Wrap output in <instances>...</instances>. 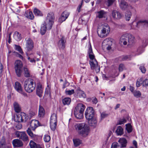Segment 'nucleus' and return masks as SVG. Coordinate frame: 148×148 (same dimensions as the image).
I'll return each mask as SVG.
<instances>
[{"label": "nucleus", "mask_w": 148, "mask_h": 148, "mask_svg": "<svg viewBox=\"0 0 148 148\" xmlns=\"http://www.w3.org/2000/svg\"><path fill=\"white\" fill-rule=\"evenodd\" d=\"M75 130L81 136L85 137L88 134L89 127L85 123H77L74 125Z\"/></svg>", "instance_id": "f257e3e1"}, {"label": "nucleus", "mask_w": 148, "mask_h": 148, "mask_svg": "<svg viewBox=\"0 0 148 148\" xmlns=\"http://www.w3.org/2000/svg\"><path fill=\"white\" fill-rule=\"evenodd\" d=\"M110 31V27L107 23H101L98 26L97 33L99 36L101 38L106 37L109 34Z\"/></svg>", "instance_id": "f03ea898"}, {"label": "nucleus", "mask_w": 148, "mask_h": 148, "mask_svg": "<svg viewBox=\"0 0 148 148\" xmlns=\"http://www.w3.org/2000/svg\"><path fill=\"white\" fill-rule=\"evenodd\" d=\"M134 37L132 35L125 33L121 36L120 39V42L121 44L130 45L134 42Z\"/></svg>", "instance_id": "7ed1b4c3"}, {"label": "nucleus", "mask_w": 148, "mask_h": 148, "mask_svg": "<svg viewBox=\"0 0 148 148\" xmlns=\"http://www.w3.org/2000/svg\"><path fill=\"white\" fill-rule=\"evenodd\" d=\"M39 126V122L38 121L32 120L31 121L30 124V127L28 128L27 132L28 135L31 138H37V135L34 134L31 130L32 131H35Z\"/></svg>", "instance_id": "20e7f679"}, {"label": "nucleus", "mask_w": 148, "mask_h": 148, "mask_svg": "<svg viewBox=\"0 0 148 148\" xmlns=\"http://www.w3.org/2000/svg\"><path fill=\"white\" fill-rule=\"evenodd\" d=\"M24 86L26 92L29 93L32 92L36 88L35 82L32 79H28L25 82Z\"/></svg>", "instance_id": "39448f33"}, {"label": "nucleus", "mask_w": 148, "mask_h": 148, "mask_svg": "<svg viewBox=\"0 0 148 148\" xmlns=\"http://www.w3.org/2000/svg\"><path fill=\"white\" fill-rule=\"evenodd\" d=\"M55 20V16L53 12L48 13L45 21V23L47 25V28L51 29L52 27Z\"/></svg>", "instance_id": "423d86ee"}, {"label": "nucleus", "mask_w": 148, "mask_h": 148, "mask_svg": "<svg viewBox=\"0 0 148 148\" xmlns=\"http://www.w3.org/2000/svg\"><path fill=\"white\" fill-rule=\"evenodd\" d=\"M14 69L16 75L18 77H20L22 72L23 64L20 60H18L15 61L14 64Z\"/></svg>", "instance_id": "0eeeda50"}, {"label": "nucleus", "mask_w": 148, "mask_h": 148, "mask_svg": "<svg viewBox=\"0 0 148 148\" xmlns=\"http://www.w3.org/2000/svg\"><path fill=\"white\" fill-rule=\"evenodd\" d=\"M112 41L111 39L107 38L103 41L102 44V49L105 50H110L111 49V46L112 45Z\"/></svg>", "instance_id": "6e6552de"}, {"label": "nucleus", "mask_w": 148, "mask_h": 148, "mask_svg": "<svg viewBox=\"0 0 148 148\" xmlns=\"http://www.w3.org/2000/svg\"><path fill=\"white\" fill-rule=\"evenodd\" d=\"M85 116L86 119L88 121L94 118V110L92 107L87 108L85 112Z\"/></svg>", "instance_id": "1a4fd4ad"}, {"label": "nucleus", "mask_w": 148, "mask_h": 148, "mask_svg": "<svg viewBox=\"0 0 148 148\" xmlns=\"http://www.w3.org/2000/svg\"><path fill=\"white\" fill-rule=\"evenodd\" d=\"M28 119L27 116L25 113L21 112L20 114L16 115L15 121L18 122H25Z\"/></svg>", "instance_id": "9d476101"}, {"label": "nucleus", "mask_w": 148, "mask_h": 148, "mask_svg": "<svg viewBox=\"0 0 148 148\" xmlns=\"http://www.w3.org/2000/svg\"><path fill=\"white\" fill-rule=\"evenodd\" d=\"M15 134L17 137L19 138L24 141H28V137L25 132L16 131L15 132Z\"/></svg>", "instance_id": "9b49d317"}, {"label": "nucleus", "mask_w": 148, "mask_h": 148, "mask_svg": "<svg viewBox=\"0 0 148 148\" xmlns=\"http://www.w3.org/2000/svg\"><path fill=\"white\" fill-rule=\"evenodd\" d=\"M34 42L31 39L29 38L26 40L25 49L26 52H28L32 51L34 48Z\"/></svg>", "instance_id": "f8f14e48"}, {"label": "nucleus", "mask_w": 148, "mask_h": 148, "mask_svg": "<svg viewBox=\"0 0 148 148\" xmlns=\"http://www.w3.org/2000/svg\"><path fill=\"white\" fill-rule=\"evenodd\" d=\"M90 64L92 69H95L97 73L99 72L100 68L98 66L97 62L95 59L94 60L90 61Z\"/></svg>", "instance_id": "ddd939ff"}, {"label": "nucleus", "mask_w": 148, "mask_h": 148, "mask_svg": "<svg viewBox=\"0 0 148 148\" xmlns=\"http://www.w3.org/2000/svg\"><path fill=\"white\" fill-rule=\"evenodd\" d=\"M14 88L16 91L18 92L23 96H25L26 95V94L23 91L21 84L19 82H15Z\"/></svg>", "instance_id": "4468645a"}, {"label": "nucleus", "mask_w": 148, "mask_h": 148, "mask_svg": "<svg viewBox=\"0 0 148 148\" xmlns=\"http://www.w3.org/2000/svg\"><path fill=\"white\" fill-rule=\"evenodd\" d=\"M36 92L37 95L40 97L42 96V94L43 92V88L41 84L38 83L37 84Z\"/></svg>", "instance_id": "2eb2a0df"}, {"label": "nucleus", "mask_w": 148, "mask_h": 148, "mask_svg": "<svg viewBox=\"0 0 148 148\" xmlns=\"http://www.w3.org/2000/svg\"><path fill=\"white\" fill-rule=\"evenodd\" d=\"M86 108L85 106L82 103L78 104L75 108L74 111L79 112L83 114L84 110Z\"/></svg>", "instance_id": "dca6fc26"}, {"label": "nucleus", "mask_w": 148, "mask_h": 148, "mask_svg": "<svg viewBox=\"0 0 148 148\" xmlns=\"http://www.w3.org/2000/svg\"><path fill=\"white\" fill-rule=\"evenodd\" d=\"M69 15V13L67 11H64L61 15V16L60 17L59 21L60 23H62L68 17Z\"/></svg>", "instance_id": "f3484780"}, {"label": "nucleus", "mask_w": 148, "mask_h": 148, "mask_svg": "<svg viewBox=\"0 0 148 148\" xmlns=\"http://www.w3.org/2000/svg\"><path fill=\"white\" fill-rule=\"evenodd\" d=\"M119 145L121 148L125 147H126L127 141V140L124 138H120L118 141Z\"/></svg>", "instance_id": "a211bd4d"}, {"label": "nucleus", "mask_w": 148, "mask_h": 148, "mask_svg": "<svg viewBox=\"0 0 148 148\" xmlns=\"http://www.w3.org/2000/svg\"><path fill=\"white\" fill-rule=\"evenodd\" d=\"M12 144L14 147H20L23 145L22 142L18 139H15L12 141Z\"/></svg>", "instance_id": "6ab92c4d"}, {"label": "nucleus", "mask_w": 148, "mask_h": 148, "mask_svg": "<svg viewBox=\"0 0 148 148\" xmlns=\"http://www.w3.org/2000/svg\"><path fill=\"white\" fill-rule=\"evenodd\" d=\"M119 6L123 10H127L129 7V5L127 3L123 0H121L120 1Z\"/></svg>", "instance_id": "aec40b11"}, {"label": "nucleus", "mask_w": 148, "mask_h": 148, "mask_svg": "<svg viewBox=\"0 0 148 148\" xmlns=\"http://www.w3.org/2000/svg\"><path fill=\"white\" fill-rule=\"evenodd\" d=\"M112 17L114 19H119L121 18V14L118 11L116 10H113L112 12Z\"/></svg>", "instance_id": "412c9836"}, {"label": "nucleus", "mask_w": 148, "mask_h": 148, "mask_svg": "<svg viewBox=\"0 0 148 148\" xmlns=\"http://www.w3.org/2000/svg\"><path fill=\"white\" fill-rule=\"evenodd\" d=\"M77 96L79 98H86V95L85 92L81 90L79 88H78L76 90Z\"/></svg>", "instance_id": "4be33fe9"}, {"label": "nucleus", "mask_w": 148, "mask_h": 148, "mask_svg": "<svg viewBox=\"0 0 148 148\" xmlns=\"http://www.w3.org/2000/svg\"><path fill=\"white\" fill-rule=\"evenodd\" d=\"M13 106L15 112L17 113L20 112L21 108L19 104L17 102H15L13 103Z\"/></svg>", "instance_id": "5701e85b"}, {"label": "nucleus", "mask_w": 148, "mask_h": 148, "mask_svg": "<svg viewBox=\"0 0 148 148\" xmlns=\"http://www.w3.org/2000/svg\"><path fill=\"white\" fill-rule=\"evenodd\" d=\"M46 29L50 30L51 29H48L45 23H44L42 25L40 28V33L42 35L44 34L46 32Z\"/></svg>", "instance_id": "b1692460"}, {"label": "nucleus", "mask_w": 148, "mask_h": 148, "mask_svg": "<svg viewBox=\"0 0 148 148\" xmlns=\"http://www.w3.org/2000/svg\"><path fill=\"white\" fill-rule=\"evenodd\" d=\"M88 122L90 126L95 127L97 125V121L96 119L94 117L90 120L88 121Z\"/></svg>", "instance_id": "393cba45"}, {"label": "nucleus", "mask_w": 148, "mask_h": 148, "mask_svg": "<svg viewBox=\"0 0 148 148\" xmlns=\"http://www.w3.org/2000/svg\"><path fill=\"white\" fill-rule=\"evenodd\" d=\"M45 114V111L44 109L41 106H39L38 116L40 117H43Z\"/></svg>", "instance_id": "a878e982"}, {"label": "nucleus", "mask_w": 148, "mask_h": 148, "mask_svg": "<svg viewBox=\"0 0 148 148\" xmlns=\"http://www.w3.org/2000/svg\"><path fill=\"white\" fill-rule=\"evenodd\" d=\"M106 12L103 10H101L97 12V16L99 18H105L106 15Z\"/></svg>", "instance_id": "bb28decb"}, {"label": "nucleus", "mask_w": 148, "mask_h": 148, "mask_svg": "<svg viewBox=\"0 0 148 148\" xmlns=\"http://www.w3.org/2000/svg\"><path fill=\"white\" fill-rule=\"evenodd\" d=\"M59 45L62 49L64 48L65 46V41H64V38L62 37L59 42Z\"/></svg>", "instance_id": "cd10ccee"}, {"label": "nucleus", "mask_w": 148, "mask_h": 148, "mask_svg": "<svg viewBox=\"0 0 148 148\" xmlns=\"http://www.w3.org/2000/svg\"><path fill=\"white\" fill-rule=\"evenodd\" d=\"M25 15L28 18L30 19H33L34 18V16L32 12L30 11H27L26 12Z\"/></svg>", "instance_id": "c85d7f7f"}, {"label": "nucleus", "mask_w": 148, "mask_h": 148, "mask_svg": "<svg viewBox=\"0 0 148 148\" xmlns=\"http://www.w3.org/2000/svg\"><path fill=\"white\" fill-rule=\"evenodd\" d=\"M13 37L17 41H20L21 38V34L18 32L16 31L14 32Z\"/></svg>", "instance_id": "c756f323"}, {"label": "nucleus", "mask_w": 148, "mask_h": 148, "mask_svg": "<svg viewBox=\"0 0 148 148\" xmlns=\"http://www.w3.org/2000/svg\"><path fill=\"white\" fill-rule=\"evenodd\" d=\"M141 23L146 27H148V21L146 20H141L138 21L136 23V27L138 28V25Z\"/></svg>", "instance_id": "7c9ffc66"}, {"label": "nucleus", "mask_w": 148, "mask_h": 148, "mask_svg": "<svg viewBox=\"0 0 148 148\" xmlns=\"http://www.w3.org/2000/svg\"><path fill=\"white\" fill-rule=\"evenodd\" d=\"M29 145L31 148H42L38 144H36V143L32 140H31L29 143Z\"/></svg>", "instance_id": "2f4dec72"}, {"label": "nucleus", "mask_w": 148, "mask_h": 148, "mask_svg": "<svg viewBox=\"0 0 148 148\" xmlns=\"http://www.w3.org/2000/svg\"><path fill=\"white\" fill-rule=\"evenodd\" d=\"M62 103L64 105H68L70 104L71 101V99L70 98L66 97L62 100Z\"/></svg>", "instance_id": "473e14b6"}, {"label": "nucleus", "mask_w": 148, "mask_h": 148, "mask_svg": "<svg viewBox=\"0 0 148 148\" xmlns=\"http://www.w3.org/2000/svg\"><path fill=\"white\" fill-rule=\"evenodd\" d=\"M116 132L118 135H121L123 134V130L121 126L118 127L116 131Z\"/></svg>", "instance_id": "72a5a7b5"}, {"label": "nucleus", "mask_w": 148, "mask_h": 148, "mask_svg": "<svg viewBox=\"0 0 148 148\" xmlns=\"http://www.w3.org/2000/svg\"><path fill=\"white\" fill-rule=\"evenodd\" d=\"M74 115L76 118L77 119H80L82 118L83 116V114L79 112L74 111Z\"/></svg>", "instance_id": "f704fd0d"}, {"label": "nucleus", "mask_w": 148, "mask_h": 148, "mask_svg": "<svg viewBox=\"0 0 148 148\" xmlns=\"http://www.w3.org/2000/svg\"><path fill=\"white\" fill-rule=\"evenodd\" d=\"M50 122L57 123V115L55 114H53L50 118Z\"/></svg>", "instance_id": "c9c22d12"}, {"label": "nucleus", "mask_w": 148, "mask_h": 148, "mask_svg": "<svg viewBox=\"0 0 148 148\" xmlns=\"http://www.w3.org/2000/svg\"><path fill=\"white\" fill-rule=\"evenodd\" d=\"M34 13L36 16H42L43 15L42 12L36 8H35L34 9Z\"/></svg>", "instance_id": "e433bc0d"}, {"label": "nucleus", "mask_w": 148, "mask_h": 148, "mask_svg": "<svg viewBox=\"0 0 148 148\" xmlns=\"http://www.w3.org/2000/svg\"><path fill=\"white\" fill-rule=\"evenodd\" d=\"M73 142L75 146L77 147L81 143V140L78 139H75L73 140Z\"/></svg>", "instance_id": "4c0bfd02"}, {"label": "nucleus", "mask_w": 148, "mask_h": 148, "mask_svg": "<svg viewBox=\"0 0 148 148\" xmlns=\"http://www.w3.org/2000/svg\"><path fill=\"white\" fill-rule=\"evenodd\" d=\"M23 69L24 71V76L27 77H30V74L28 69L26 67H24Z\"/></svg>", "instance_id": "58836bf2"}, {"label": "nucleus", "mask_w": 148, "mask_h": 148, "mask_svg": "<svg viewBox=\"0 0 148 148\" xmlns=\"http://www.w3.org/2000/svg\"><path fill=\"white\" fill-rule=\"evenodd\" d=\"M133 94L134 96L137 98L141 96V93L138 90L134 91L133 92Z\"/></svg>", "instance_id": "ea45409f"}, {"label": "nucleus", "mask_w": 148, "mask_h": 148, "mask_svg": "<svg viewBox=\"0 0 148 148\" xmlns=\"http://www.w3.org/2000/svg\"><path fill=\"white\" fill-rule=\"evenodd\" d=\"M116 0H106L105 3L109 7L113 4Z\"/></svg>", "instance_id": "a19ab883"}, {"label": "nucleus", "mask_w": 148, "mask_h": 148, "mask_svg": "<svg viewBox=\"0 0 148 148\" xmlns=\"http://www.w3.org/2000/svg\"><path fill=\"white\" fill-rule=\"evenodd\" d=\"M144 51L143 47V46H140L137 49V54L138 55L141 54Z\"/></svg>", "instance_id": "79ce46f5"}, {"label": "nucleus", "mask_w": 148, "mask_h": 148, "mask_svg": "<svg viewBox=\"0 0 148 148\" xmlns=\"http://www.w3.org/2000/svg\"><path fill=\"white\" fill-rule=\"evenodd\" d=\"M132 13L129 11L126 13L125 19L126 20L129 21L130 19L132 16Z\"/></svg>", "instance_id": "37998d69"}, {"label": "nucleus", "mask_w": 148, "mask_h": 148, "mask_svg": "<svg viewBox=\"0 0 148 148\" xmlns=\"http://www.w3.org/2000/svg\"><path fill=\"white\" fill-rule=\"evenodd\" d=\"M57 123L50 122V127L52 130L54 131L55 130L56 127Z\"/></svg>", "instance_id": "c03bdc74"}, {"label": "nucleus", "mask_w": 148, "mask_h": 148, "mask_svg": "<svg viewBox=\"0 0 148 148\" xmlns=\"http://www.w3.org/2000/svg\"><path fill=\"white\" fill-rule=\"evenodd\" d=\"M142 78H140L138 79L136 84V86L137 87H139L140 86L142 83Z\"/></svg>", "instance_id": "a18cd8bd"}, {"label": "nucleus", "mask_w": 148, "mask_h": 148, "mask_svg": "<svg viewBox=\"0 0 148 148\" xmlns=\"http://www.w3.org/2000/svg\"><path fill=\"white\" fill-rule=\"evenodd\" d=\"M121 60L122 61H125V60H130V56H121Z\"/></svg>", "instance_id": "49530a36"}, {"label": "nucleus", "mask_w": 148, "mask_h": 148, "mask_svg": "<svg viewBox=\"0 0 148 148\" xmlns=\"http://www.w3.org/2000/svg\"><path fill=\"white\" fill-rule=\"evenodd\" d=\"M111 148H121L119 144L117 142H114L112 143Z\"/></svg>", "instance_id": "de8ad7c7"}, {"label": "nucleus", "mask_w": 148, "mask_h": 148, "mask_svg": "<svg viewBox=\"0 0 148 148\" xmlns=\"http://www.w3.org/2000/svg\"><path fill=\"white\" fill-rule=\"evenodd\" d=\"M15 49L17 51H18L20 53L23 54V52L22 51V49H21V47H20L19 46L16 45H15Z\"/></svg>", "instance_id": "09e8293b"}, {"label": "nucleus", "mask_w": 148, "mask_h": 148, "mask_svg": "<svg viewBox=\"0 0 148 148\" xmlns=\"http://www.w3.org/2000/svg\"><path fill=\"white\" fill-rule=\"evenodd\" d=\"M0 148H11V146L9 145H7L4 143L0 142Z\"/></svg>", "instance_id": "8fccbe9b"}, {"label": "nucleus", "mask_w": 148, "mask_h": 148, "mask_svg": "<svg viewBox=\"0 0 148 148\" xmlns=\"http://www.w3.org/2000/svg\"><path fill=\"white\" fill-rule=\"evenodd\" d=\"M126 129L127 131V132L129 133H130L132 131V126L130 124L127 125H126Z\"/></svg>", "instance_id": "3c124183"}, {"label": "nucleus", "mask_w": 148, "mask_h": 148, "mask_svg": "<svg viewBox=\"0 0 148 148\" xmlns=\"http://www.w3.org/2000/svg\"><path fill=\"white\" fill-rule=\"evenodd\" d=\"M50 136L47 135H45L44 138V140L46 142H49L50 140Z\"/></svg>", "instance_id": "603ef678"}, {"label": "nucleus", "mask_w": 148, "mask_h": 148, "mask_svg": "<svg viewBox=\"0 0 148 148\" xmlns=\"http://www.w3.org/2000/svg\"><path fill=\"white\" fill-rule=\"evenodd\" d=\"M108 114L106 113L105 112H103L101 113V120L103 119L104 118L108 116Z\"/></svg>", "instance_id": "864d4df0"}, {"label": "nucleus", "mask_w": 148, "mask_h": 148, "mask_svg": "<svg viewBox=\"0 0 148 148\" xmlns=\"http://www.w3.org/2000/svg\"><path fill=\"white\" fill-rule=\"evenodd\" d=\"M74 93V90L73 89L71 90H65V93L67 95H71Z\"/></svg>", "instance_id": "5fc2aeb1"}, {"label": "nucleus", "mask_w": 148, "mask_h": 148, "mask_svg": "<svg viewBox=\"0 0 148 148\" xmlns=\"http://www.w3.org/2000/svg\"><path fill=\"white\" fill-rule=\"evenodd\" d=\"M140 69L143 73H145L146 71V69L144 66H141L139 67Z\"/></svg>", "instance_id": "6e6d98bb"}, {"label": "nucleus", "mask_w": 148, "mask_h": 148, "mask_svg": "<svg viewBox=\"0 0 148 148\" xmlns=\"http://www.w3.org/2000/svg\"><path fill=\"white\" fill-rule=\"evenodd\" d=\"M125 67L123 64H121L119 65V69L120 71H122L123 70Z\"/></svg>", "instance_id": "4d7b16f0"}, {"label": "nucleus", "mask_w": 148, "mask_h": 148, "mask_svg": "<svg viewBox=\"0 0 148 148\" xmlns=\"http://www.w3.org/2000/svg\"><path fill=\"white\" fill-rule=\"evenodd\" d=\"M22 125L20 123H18L15 126L16 129L17 130H19L22 128Z\"/></svg>", "instance_id": "13d9d810"}, {"label": "nucleus", "mask_w": 148, "mask_h": 148, "mask_svg": "<svg viewBox=\"0 0 148 148\" xmlns=\"http://www.w3.org/2000/svg\"><path fill=\"white\" fill-rule=\"evenodd\" d=\"M89 56L91 60L90 61L94 60L95 59L93 53L89 54Z\"/></svg>", "instance_id": "bf43d9fd"}, {"label": "nucleus", "mask_w": 148, "mask_h": 148, "mask_svg": "<svg viewBox=\"0 0 148 148\" xmlns=\"http://www.w3.org/2000/svg\"><path fill=\"white\" fill-rule=\"evenodd\" d=\"M83 2V0H82L81 4H79V6H78V7L77 8V11L78 12H80V9L82 7Z\"/></svg>", "instance_id": "052dcab7"}, {"label": "nucleus", "mask_w": 148, "mask_h": 148, "mask_svg": "<svg viewBox=\"0 0 148 148\" xmlns=\"http://www.w3.org/2000/svg\"><path fill=\"white\" fill-rule=\"evenodd\" d=\"M126 122V120L125 119H123L119 121V124L121 125L123 124Z\"/></svg>", "instance_id": "680f3d73"}, {"label": "nucleus", "mask_w": 148, "mask_h": 148, "mask_svg": "<svg viewBox=\"0 0 148 148\" xmlns=\"http://www.w3.org/2000/svg\"><path fill=\"white\" fill-rule=\"evenodd\" d=\"M143 86H148V79H145L143 82Z\"/></svg>", "instance_id": "e2e57ef3"}, {"label": "nucleus", "mask_w": 148, "mask_h": 148, "mask_svg": "<svg viewBox=\"0 0 148 148\" xmlns=\"http://www.w3.org/2000/svg\"><path fill=\"white\" fill-rule=\"evenodd\" d=\"M88 55L93 53L91 45H90L88 49Z\"/></svg>", "instance_id": "0e129e2a"}, {"label": "nucleus", "mask_w": 148, "mask_h": 148, "mask_svg": "<svg viewBox=\"0 0 148 148\" xmlns=\"http://www.w3.org/2000/svg\"><path fill=\"white\" fill-rule=\"evenodd\" d=\"M28 52H26V54L27 56V59L29 61V60L31 59L32 58H31V55H28Z\"/></svg>", "instance_id": "69168bd1"}, {"label": "nucleus", "mask_w": 148, "mask_h": 148, "mask_svg": "<svg viewBox=\"0 0 148 148\" xmlns=\"http://www.w3.org/2000/svg\"><path fill=\"white\" fill-rule=\"evenodd\" d=\"M133 144L134 145L136 148H137V143L136 140H134L133 141Z\"/></svg>", "instance_id": "338daca9"}, {"label": "nucleus", "mask_w": 148, "mask_h": 148, "mask_svg": "<svg viewBox=\"0 0 148 148\" xmlns=\"http://www.w3.org/2000/svg\"><path fill=\"white\" fill-rule=\"evenodd\" d=\"M92 101L93 103L96 104L97 102V100L96 98H95L93 99Z\"/></svg>", "instance_id": "774afa93"}]
</instances>
